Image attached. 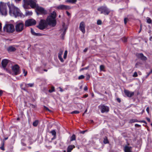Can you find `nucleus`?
I'll return each mask as SVG.
<instances>
[{"instance_id":"57","label":"nucleus","mask_w":152,"mask_h":152,"mask_svg":"<svg viewBox=\"0 0 152 152\" xmlns=\"http://www.w3.org/2000/svg\"><path fill=\"white\" fill-rule=\"evenodd\" d=\"M3 94V91L2 90H0V96L2 95Z\"/></svg>"},{"instance_id":"61","label":"nucleus","mask_w":152,"mask_h":152,"mask_svg":"<svg viewBox=\"0 0 152 152\" xmlns=\"http://www.w3.org/2000/svg\"><path fill=\"white\" fill-rule=\"evenodd\" d=\"M67 51L66 50L65 51L64 54L67 55Z\"/></svg>"},{"instance_id":"34","label":"nucleus","mask_w":152,"mask_h":152,"mask_svg":"<svg viewBox=\"0 0 152 152\" xmlns=\"http://www.w3.org/2000/svg\"><path fill=\"white\" fill-rule=\"evenodd\" d=\"M54 87L53 86L52 87L51 89H49L48 91L50 93H51L54 91Z\"/></svg>"},{"instance_id":"29","label":"nucleus","mask_w":152,"mask_h":152,"mask_svg":"<svg viewBox=\"0 0 152 152\" xmlns=\"http://www.w3.org/2000/svg\"><path fill=\"white\" fill-rule=\"evenodd\" d=\"M52 135L53 136H56V132L55 130H53L50 132Z\"/></svg>"},{"instance_id":"52","label":"nucleus","mask_w":152,"mask_h":152,"mask_svg":"<svg viewBox=\"0 0 152 152\" xmlns=\"http://www.w3.org/2000/svg\"><path fill=\"white\" fill-rule=\"evenodd\" d=\"M66 14L68 16H69L70 15V13L67 11H66Z\"/></svg>"},{"instance_id":"10","label":"nucleus","mask_w":152,"mask_h":152,"mask_svg":"<svg viewBox=\"0 0 152 152\" xmlns=\"http://www.w3.org/2000/svg\"><path fill=\"white\" fill-rule=\"evenodd\" d=\"M0 11L3 15H7V10L6 5L0 6Z\"/></svg>"},{"instance_id":"48","label":"nucleus","mask_w":152,"mask_h":152,"mask_svg":"<svg viewBox=\"0 0 152 152\" xmlns=\"http://www.w3.org/2000/svg\"><path fill=\"white\" fill-rule=\"evenodd\" d=\"M16 3H18L21 0H14Z\"/></svg>"},{"instance_id":"8","label":"nucleus","mask_w":152,"mask_h":152,"mask_svg":"<svg viewBox=\"0 0 152 152\" xmlns=\"http://www.w3.org/2000/svg\"><path fill=\"white\" fill-rule=\"evenodd\" d=\"M19 68V66L17 64H15L12 66V69L15 75L20 74V72Z\"/></svg>"},{"instance_id":"6","label":"nucleus","mask_w":152,"mask_h":152,"mask_svg":"<svg viewBox=\"0 0 152 152\" xmlns=\"http://www.w3.org/2000/svg\"><path fill=\"white\" fill-rule=\"evenodd\" d=\"M23 1L26 4L30 5L32 8H34L37 7V5L35 1L32 0H23Z\"/></svg>"},{"instance_id":"23","label":"nucleus","mask_w":152,"mask_h":152,"mask_svg":"<svg viewBox=\"0 0 152 152\" xmlns=\"http://www.w3.org/2000/svg\"><path fill=\"white\" fill-rule=\"evenodd\" d=\"M31 33L34 35L38 36H42L41 34L40 33H35L34 32V30L32 28L31 29Z\"/></svg>"},{"instance_id":"4","label":"nucleus","mask_w":152,"mask_h":152,"mask_svg":"<svg viewBox=\"0 0 152 152\" xmlns=\"http://www.w3.org/2000/svg\"><path fill=\"white\" fill-rule=\"evenodd\" d=\"M24 25L22 22L18 23L15 26V29L16 31L20 32L23 31L24 29Z\"/></svg>"},{"instance_id":"36","label":"nucleus","mask_w":152,"mask_h":152,"mask_svg":"<svg viewBox=\"0 0 152 152\" xmlns=\"http://www.w3.org/2000/svg\"><path fill=\"white\" fill-rule=\"evenodd\" d=\"M102 22L100 20H98L97 21V23L98 25H100L102 24Z\"/></svg>"},{"instance_id":"3","label":"nucleus","mask_w":152,"mask_h":152,"mask_svg":"<svg viewBox=\"0 0 152 152\" xmlns=\"http://www.w3.org/2000/svg\"><path fill=\"white\" fill-rule=\"evenodd\" d=\"M3 30L4 31L12 33L14 31L15 28L12 24H7L4 27Z\"/></svg>"},{"instance_id":"1","label":"nucleus","mask_w":152,"mask_h":152,"mask_svg":"<svg viewBox=\"0 0 152 152\" xmlns=\"http://www.w3.org/2000/svg\"><path fill=\"white\" fill-rule=\"evenodd\" d=\"M7 5L9 9V14L11 16L15 17L18 16L22 17L23 16L19 9L15 7L13 4H10L8 2L7 3Z\"/></svg>"},{"instance_id":"12","label":"nucleus","mask_w":152,"mask_h":152,"mask_svg":"<svg viewBox=\"0 0 152 152\" xmlns=\"http://www.w3.org/2000/svg\"><path fill=\"white\" fill-rule=\"evenodd\" d=\"M67 28V27L65 26V23H63L62 24V28L61 29V32H63V33L61 34V35L62 39H64V36L66 34Z\"/></svg>"},{"instance_id":"49","label":"nucleus","mask_w":152,"mask_h":152,"mask_svg":"<svg viewBox=\"0 0 152 152\" xmlns=\"http://www.w3.org/2000/svg\"><path fill=\"white\" fill-rule=\"evenodd\" d=\"M88 48H85L83 50L84 52H86L88 50Z\"/></svg>"},{"instance_id":"63","label":"nucleus","mask_w":152,"mask_h":152,"mask_svg":"<svg viewBox=\"0 0 152 152\" xmlns=\"http://www.w3.org/2000/svg\"><path fill=\"white\" fill-rule=\"evenodd\" d=\"M59 88L60 89V91H61V92L63 91V90H62V89L61 88Z\"/></svg>"},{"instance_id":"40","label":"nucleus","mask_w":152,"mask_h":152,"mask_svg":"<svg viewBox=\"0 0 152 152\" xmlns=\"http://www.w3.org/2000/svg\"><path fill=\"white\" fill-rule=\"evenodd\" d=\"M151 73L150 72L149 73H147V75L145 77V79L147 78L148 77L149 75Z\"/></svg>"},{"instance_id":"64","label":"nucleus","mask_w":152,"mask_h":152,"mask_svg":"<svg viewBox=\"0 0 152 152\" xmlns=\"http://www.w3.org/2000/svg\"><path fill=\"white\" fill-rule=\"evenodd\" d=\"M8 137H5V138H4V140H7V139H8Z\"/></svg>"},{"instance_id":"38","label":"nucleus","mask_w":152,"mask_h":152,"mask_svg":"<svg viewBox=\"0 0 152 152\" xmlns=\"http://www.w3.org/2000/svg\"><path fill=\"white\" fill-rule=\"evenodd\" d=\"M128 19L127 18H125L124 19V23L125 24H126L127 21L128 20Z\"/></svg>"},{"instance_id":"24","label":"nucleus","mask_w":152,"mask_h":152,"mask_svg":"<svg viewBox=\"0 0 152 152\" xmlns=\"http://www.w3.org/2000/svg\"><path fill=\"white\" fill-rule=\"evenodd\" d=\"M66 1L71 4H75L77 1V0H66Z\"/></svg>"},{"instance_id":"22","label":"nucleus","mask_w":152,"mask_h":152,"mask_svg":"<svg viewBox=\"0 0 152 152\" xmlns=\"http://www.w3.org/2000/svg\"><path fill=\"white\" fill-rule=\"evenodd\" d=\"M75 146L74 145H69L67 148V152H71L73 148H75Z\"/></svg>"},{"instance_id":"21","label":"nucleus","mask_w":152,"mask_h":152,"mask_svg":"<svg viewBox=\"0 0 152 152\" xmlns=\"http://www.w3.org/2000/svg\"><path fill=\"white\" fill-rule=\"evenodd\" d=\"M63 52V51L62 50L60 51L58 54V58L62 62H63L64 61L62 57V55Z\"/></svg>"},{"instance_id":"18","label":"nucleus","mask_w":152,"mask_h":152,"mask_svg":"<svg viewBox=\"0 0 152 152\" xmlns=\"http://www.w3.org/2000/svg\"><path fill=\"white\" fill-rule=\"evenodd\" d=\"M136 56L138 58L142 60L145 61L147 59L146 57L142 53H137L136 54Z\"/></svg>"},{"instance_id":"33","label":"nucleus","mask_w":152,"mask_h":152,"mask_svg":"<svg viewBox=\"0 0 152 152\" xmlns=\"http://www.w3.org/2000/svg\"><path fill=\"white\" fill-rule=\"evenodd\" d=\"M147 22L148 23H152V20L150 18L148 17L147 19Z\"/></svg>"},{"instance_id":"59","label":"nucleus","mask_w":152,"mask_h":152,"mask_svg":"<svg viewBox=\"0 0 152 152\" xmlns=\"http://www.w3.org/2000/svg\"><path fill=\"white\" fill-rule=\"evenodd\" d=\"M66 56H67V55H66L64 54V59H65L66 58Z\"/></svg>"},{"instance_id":"41","label":"nucleus","mask_w":152,"mask_h":152,"mask_svg":"<svg viewBox=\"0 0 152 152\" xmlns=\"http://www.w3.org/2000/svg\"><path fill=\"white\" fill-rule=\"evenodd\" d=\"M23 73H24V76H26L27 75V71L26 72L25 69H23Z\"/></svg>"},{"instance_id":"17","label":"nucleus","mask_w":152,"mask_h":152,"mask_svg":"<svg viewBox=\"0 0 152 152\" xmlns=\"http://www.w3.org/2000/svg\"><path fill=\"white\" fill-rule=\"evenodd\" d=\"M9 61L10 60L7 59H4L2 61L1 64L3 69H5Z\"/></svg>"},{"instance_id":"2","label":"nucleus","mask_w":152,"mask_h":152,"mask_svg":"<svg viewBox=\"0 0 152 152\" xmlns=\"http://www.w3.org/2000/svg\"><path fill=\"white\" fill-rule=\"evenodd\" d=\"M56 16V13L53 11L51 13V15L48 16L47 19V22L48 24L53 26H55L56 24L55 18Z\"/></svg>"},{"instance_id":"5","label":"nucleus","mask_w":152,"mask_h":152,"mask_svg":"<svg viewBox=\"0 0 152 152\" xmlns=\"http://www.w3.org/2000/svg\"><path fill=\"white\" fill-rule=\"evenodd\" d=\"M98 10L100 12L101 14H103L105 15H108L110 12L109 10L105 7H102L99 8Z\"/></svg>"},{"instance_id":"60","label":"nucleus","mask_w":152,"mask_h":152,"mask_svg":"<svg viewBox=\"0 0 152 152\" xmlns=\"http://www.w3.org/2000/svg\"><path fill=\"white\" fill-rule=\"evenodd\" d=\"M146 119H147V121H148L149 122H150V119L149 118H147Z\"/></svg>"},{"instance_id":"14","label":"nucleus","mask_w":152,"mask_h":152,"mask_svg":"<svg viewBox=\"0 0 152 152\" xmlns=\"http://www.w3.org/2000/svg\"><path fill=\"white\" fill-rule=\"evenodd\" d=\"M79 28L80 30L83 34H84L85 33V25L83 22H82L80 23Z\"/></svg>"},{"instance_id":"30","label":"nucleus","mask_w":152,"mask_h":152,"mask_svg":"<svg viewBox=\"0 0 152 152\" xmlns=\"http://www.w3.org/2000/svg\"><path fill=\"white\" fill-rule=\"evenodd\" d=\"M39 123V121L38 120H37L34 121L33 123V125L34 126H37L38 125V124Z\"/></svg>"},{"instance_id":"58","label":"nucleus","mask_w":152,"mask_h":152,"mask_svg":"<svg viewBox=\"0 0 152 152\" xmlns=\"http://www.w3.org/2000/svg\"><path fill=\"white\" fill-rule=\"evenodd\" d=\"M139 122H142V123H146V122L145 121H139Z\"/></svg>"},{"instance_id":"32","label":"nucleus","mask_w":152,"mask_h":152,"mask_svg":"<svg viewBox=\"0 0 152 152\" xmlns=\"http://www.w3.org/2000/svg\"><path fill=\"white\" fill-rule=\"evenodd\" d=\"M139 122V121H138L136 119H132L130 120V122L131 123H134L135 122Z\"/></svg>"},{"instance_id":"15","label":"nucleus","mask_w":152,"mask_h":152,"mask_svg":"<svg viewBox=\"0 0 152 152\" xmlns=\"http://www.w3.org/2000/svg\"><path fill=\"white\" fill-rule=\"evenodd\" d=\"M124 92L125 95L129 97H132L134 94V92L130 91L128 90H124Z\"/></svg>"},{"instance_id":"37","label":"nucleus","mask_w":152,"mask_h":152,"mask_svg":"<svg viewBox=\"0 0 152 152\" xmlns=\"http://www.w3.org/2000/svg\"><path fill=\"white\" fill-rule=\"evenodd\" d=\"M84 77H85L84 75H82L78 77V79L79 80L82 79L84 78Z\"/></svg>"},{"instance_id":"28","label":"nucleus","mask_w":152,"mask_h":152,"mask_svg":"<svg viewBox=\"0 0 152 152\" xmlns=\"http://www.w3.org/2000/svg\"><path fill=\"white\" fill-rule=\"evenodd\" d=\"M76 140L75 135L74 134H73L70 137V141L75 140Z\"/></svg>"},{"instance_id":"62","label":"nucleus","mask_w":152,"mask_h":152,"mask_svg":"<svg viewBox=\"0 0 152 152\" xmlns=\"http://www.w3.org/2000/svg\"><path fill=\"white\" fill-rule=\"evenodd\" d=\"M1 29V24L0 23V31Z\"/></svg>"},{"instance_id":"25","label":"nucleus","mask_w":152,"mask_h":152,"mask_svg":"<svg viewBox=\"0 0 152 152\" xmlns=\"http://www.w3.org/2000/svg\"><path fill=\"white\" fill-rule=\"evenodd\" d=\"M32 12L31 11H26V12L25 15L26 16H30L32 15Z\"/></svg>"},{"instance_id":"43","label":"nucleus","mask_w":152,"mask_h":152,"mask_svg":"<svg viewBox=\"0 0 152 152\" xmlns=\"http://www.w3.org/2000/svg\"><path fill=\"white\" fill-rule=\"evenodd\" d=\"M88 67H89L88 66H87V67H85L84 68H82L81 69H80V71H83V70H84V69H88Z\"/></svg>"},{"instance_id":"47","label":"nucleus","mask_w":152,"mask_h":152,"mask_svg":"<svg viewBox=\"0 0 152 152\" xmlns=\"http://www.w3.org/2000/svg\"><path fill=\"white\" fill-rule=\"evenodd\" d=\"M117 102L119 103H120L121 102V99L119 98H117Z\"/></svg>"},{"instance_id":"42","label":"nucleus","mask_w":152,"mask_h":152,"mask_svg":"<svg viewBox=\"0 0 152 152\" xmlns=\"http://www.w3.org/2000/svg\"><path fill=\"white\" fill-rule=\"evenodd\" d=\"M4 143L3 142L2 143V146L0 147V149L3 151H4Z\"/></svg>"},{"instance_id":"26","label":"nucleus","mask_w":152,"mask_h":152,"mask_svg":"<svg viewBox=\"0 0 152 152\" xmlns=\"http://www.w3.org/2000/svg\"><path fill=\"white\" fill-rule=\"evenodd\" d=\"M34 83H31L25 84L26 87L28 88V87H32L34 86Z\"/></svg>"},{"instance_id":"27","label":"nucleus","mask_w":152,"mask_h":152,"mask_svg":"<svg viewBox=\"0 0 152 152\" xmlns=\"http://www.w3.org/2000/svg\"><path fill=\"white\" fill-rule=\"evenodd\" d=\"M105 66L103 65H101L100 66V69L101 71H104Z\"/></svg>"},{"instance_id":"11","label":"nucleus","mask_w":152,"mask_h":152,"mask_svg":"<svg viewBox=\"0 0 152 152\" xmlns=\"http://www.w3.org/2000/svg\"><path fill=\"white\" fill-rule=\"evenodd\" d=\"M99 108L101 110V112L102 113H107L109 111V107L104 105H100L99 106Z\"/></svg>"},{"instance_id":"16","label":"nucleus","mask_w":152,"mask_h":152,"mask_svg":"<svg viewBox=\"0 0 152 152\" xmlns=\"http://www.w3.org/2000/svg\"><path fill=\"white\" fill-rule=\"evenodd\" d=\"M36 9L38 11L40 12L42 14H46L47 13V11L42 7L37 6L36 7Z\"/></svg>"},{"instance_id":"39","label":"nucleus","mask_w":152,"mask_h":152,"mask_svg":"<svg viewBox=\"0 0 152 152\" xmlns=\"http://www.w3.org/2000/svg\"><path fill=\"white\" fill-rule=\"evenodd\" d=\"M138 76L137 73L136 72H135L133 75V77H137Z\"/></svg>"},{"instance_id":"50","label":"nucleus","mask_w":152,"mask_h":152,"mask_svg":"<svg viewBox=\"0 0 152 152\" xmlns=\"http://www.w3.org/2000/svg\"><path fill=\"white\" fill-rule=\"evenodd\" d=\"M146 110L148 113H149V108L148 107H147L146 109Z\"/></svg>"},{"instance_id":"56","label":"nucleus","mask_w":152,"mask_h":152,"mask_svg":"<svg viewBox=\"0 0 152 152\" xmlns=\"http://www.w3.org/2000/svg\"><path fill=\"white\" fill-rule=\"evenodd\" d=\"M56 138V136H53V137L51 139V140H54V139H55Z\"/></svg>"},{"instance_id":"9","label":"nucleus","mask_w":152,"mask_h":152,"mask_svg":"<svg viewBox=\"0 0 152 152\" xmlns=\"http://www.w3.org/2000/svg\"><path fill=\"white\" fill-rule=\"evenodd\" d=\"M46 27V21L44 20H41L39 26H37L39 29L43 30Z\"/></svg>"},{"instance_id":"13","label":"nucleus","mask_w":152,"mask_h":152,"mask_svg":"<svg viewBox=\"0 0 152 152\" xmlns=\"http://www.w3.org/2000/svg\"><path fill=\"white\" fill-rule=\"evenodd\" d=\"M57 9L61 10H66L70 9V7L68 6L62 4L58 6Z\"/></svg>"},{"instance_id":"54","label":"nucleus","mask_w":152,"mask_h":152,"mask_svg":"<svg viewBox=\"0 0 152 152\" xmlns=\"http://www.w3.org/2000/svg\"><path fill=\"white\" fill-rule=\"evenodd\" d=\"M123 41L124 42H126L127 41V39L126 38H124L123 40Z\"/></svg>"},{"instance_id":"35","label":"nucleus","mask_w":152,"mask_h":152,"mask_svg":"<svg viewBox=\"0 0 152 152\" xmlns=\"http://www.w3.org/2000/svg\"><path fill=\"white\" fill-rule=\"evenodd\" d=\"M80 113V112L78 111L75 110V111H72V112L71 113V114H73V113L78 114V113Z\"/></svg>"},{"instance_id":"55","label":"nucleus","mask_w":152,"mask_h":152,"mask_svg":"<svg viewBox=\"0 0 152 152\" xmlns=\"http://www.w3.org/2000/svg\"><path fill=\"white\" fill-rule=\"evenodd\" d=\"M88 96V94H85L83 96V97L86 98V97H87Z\"/></svg>"},{"instance_id":"44","label":"nucleus","mask_w":152,"mask_h":152,"mask_svg":"<svg viewBox=\"0 0 152 152\" xmlns=\"http://www.w3.org/2000/svg\"><path fill=\"white\" fill-rule=\"evenodd\" d=\"M44 108H45V109L46 110L49 111H50V110L46 106H44Z\"/></svg>"},{"instance_id":"45","label":"nucleus","mask_w":152,"mask_h":152,"mask_svg":"<svg viewBox=\"0 0 152 152\" xmlns=\"http://www.w3.org/2000/svg\"><path fill=\"white\" fill-rule=\"evenodd\" d=\"M87 131V130L83 131H81L80 132V133L81 134H84Z\"/></svg>"},{"instance_id":"31","label":"nucleus","mask_w":152,"mask_h":152,"mask_svg":"<svg viewBox=\"0 0 152 152\" xmlns=\"http://www.w3.org/2000/svg\"><path fill=\"white\" fill-rule=\"evenodd\" d=\"M103 142L104 144H107L108 143V141L107 139V137H106L104 138Z\"/></svg>"},{"instance_id":"46","label":"nucleus","mask_w":152,"mask_h":152,"mask_svg":"<svg viewBox=\"0 0 152 152\" xmlns=\"http://www.w3.org/2000/svg\"><path fill=\"white\" fill-rule=\"evenodd\" d=\"M90 75H87V77H86V80H89V78H90Z\"/></svg>"},{"instance_id":"53","label":"nucleus","mask_w":152,"mask_h":152,"mask_svg":"<svg viewBox=\"0 0 152 152\" xmlns=\"http://www.w3.org/2000/svg\"><path fill=\"white\" fill-rule=\"evenodd\" d=\"M84 89L85 91H87L88 89V88L87 86H85L84 88Z\"/></svg>"},{"instance_id":"7","label":"nucleus","mask_w":152,"mask_h":152,"mask_svg":"<svg viewBox=\"0 0 152 152\" xmlns=\"http://www.w3.org/2000/svg\"><path fill=\"white\" fill-rule=\"evenodd\" d=\"M36 23V21L33 19H29L26 21L25 26H29L35 25Z\"/></svg>"},{"instance_id":"19","label":"nucleus","mask_w":152,"mask_h":152,"mask_svg":"<svg viewBox=\"0 0 152 152\" xmlns=\"http://www.w3.org/2000/svg\"><path fill=\"white\" fill-rule=\"evenodd\" d=\"M7 50L9 53L14 52L16 49L13 46H10L8 47L7 49Z\"/></svg>"},{"instance_id":"51","label":"nucleus","mask_w":152,"mask_h":152,"mask_svg":"<svg viewBox=\"0 0 152 152\" xmlns=\"http://www.w3.org/2000/svg\"><path fill=\"white\" fill-rule=\"evenodd\" d=\"M135 127H139L140 126V125L139 124H136L135 125Z\"/></svg>"},{"instance_id":"20","label":"nucleus","mask_w":152,"mask_h":152,"mask_svg":"<svg viewBox=\"0 0 152 152\" xmlns=\"http://www.w3.org/2000/svg\"><path fill=\"white\" fill-rule=\"evenodd\" d=\"M131 147L125 146L124 147V150L125 152H132Z\"/></svg>"}]
</instances>
